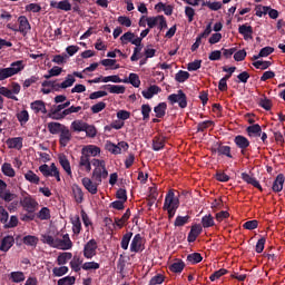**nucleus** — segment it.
<instances>
[{"label": "nucleus", "mask_w": 285, "mask_h": 285, "mask_svg": "<svg viewBox=\"0 0 285 285\" xmlns=\"http://www.w3.org/2000/svg\"><path fill=\"white\" fill-rule=\"evenodd\" d=\"M91 164L95 167L92 171V179L97 184H101L102 179H108V169H106V161L97 158L91 159Z\"/></svg>", "instance_id": "obj_1"}, {"label": "nucleus", "mask_w": 285, "mask_h": 285, "mask_svg": "<svg viewBox=\"0 0 285 285\" xmlns=\"http://www.w3.org/2000/svg\"><path fill=\"white\" fill-rule=\"evenodd\" d=\"M23 68H26L23 60L12 62L9 68H0V81H6V79H10V77L19 75Z\"/></svg>", "instance_id": "obj_2"}, {"label": "nucleus", "mask_w": 285, "mask_h": 285, "mask_svg": "<svg viewBox=\"0 0 285 285\" xmlns=\"http://www.w3.org/2000/svg\"><path fill=\"white\" fill-rule=\"evenodd\" d=\"M167 99L171 106L178 104L179 108H188V97L184 94V90L181 89H179L177 94L169 95Z\"/></svg>", "instance_id": "obj_3"}, {"label": "nucleus", "mask_w": 285, "mask_h": 285, "mask_svg": "<svg viewBox=\"0 0 285 285\" xmlns=\"http://www.w3.org/2000/svg\"><path fill=\"white\" fill-rule=\"evenodd\" d=\"M179 204V194L175 195V189H169L165 196L163 209H178Z\"/></svg>", "instance_id": "obj_4"}, {"label": "nucleus", "mask_w": 285, "mask_h": 285, "mask_svg": "<svg viewBox=\"0 0 285 285\" xmlns=\"http://www.w3.org/2000/svg\"><path fill=\"white\" fill-rule=\"evenodd\" d=\"M20 205L27 213H36L39 203L30 196V194L23 191L22 199L20 200Z\"/></svg>", "instance_id": "obj_5"}, {"label": "nucleus", "mask_w": 285, "mask_h": 285, "mask_svg": "<svg viewBox=\"0 0 285 285\" xmlns=\"http://www.w3.org/2000/svg\"><path fill=\"white\" fill-rule=\"evenodd\" d=\"M97 248H99V246L97 245V240L95 238H91L89 242H87L82 249L85 259H92V257H96Z\"/></svg>", "instance_id": "obj_6"}, {"label": "nucleus", "mask_w": 285, "mask_h": 285, "mask_svg": "<svg viewBox=\"0 0 285 285\" xmlns=\"http://www.w3.org/2000/svg\"><path fill=\"white\" fill-rule=\"evenodd\" d=\"M18 22H19V28H14V27H10V24H8V28H10V30H12L13 32H21V35H23V37H26V35H28V32H30L31 30V26H30V21H28V18L26 16H20L18 18Z\"/></svg>", "instance_id": "obj_7"}, {"label": "nucleus", "mask_w": 285, "mask_h": 285, "mask_svg": "<svg viewBox=\"0 0 285 285\" xmlns=\"http://www.w3.org/2000/svg\"><path fill=\"white\" fill-rule=\"evenodd\" d=\"M230 146H226L223 142H216L215 148L212 149V153H217L219 157H227L233 159V154L230 153Z\"/></svg>", "instance_id": "obj_8"}, {"label": "nucleus", "mask_w": 285, "mask_h": 285, "mask_svg": "<svg viewBox=\"0 0 285 285\" xmlns=\"http://www.w3.org/2000/svg\"><path fill=\"white\" fill-rule=\"evenodd\" d=\"M234 144L239 148L240 154L246 157V148L250 146V140L243 135H237L234 138Z\"/></svg>", "instance_id": "obj_9"}, {"label": "nucleus", "mask_w": 285, "mask_h": 285, "mask_svg": "<svg viewBox=\"0 0 285 285\" xmlns=\"http://www.w3.org/2000/svg\"><path fill=\"white\" fill-rule=\"evenodd\" d=\"M72 141V132L70 131V128L68 126H65L59 135V144L61 148H66Z\"/></svg>", "instance_id": "obj_10"}, {"label": "nucleus", "mask_w": 285, "mask_h": 285, "mask_svg": "<svg viewBox=\"0 0 285 285\" xmlns=\"http://www.w3.org/2000/svg\"><path fill=\"white\" fill-rule=\"evenodd\" d=\"M82 186H85L86 190L90 193V195H97L99 186L101 184H98L97 181H92V179L85 177L81 179Z\"/></svg>", "instance_id": "obj_11"}, {"label": "nucleus", "mask_w": 285, "mask_h": 285, "mask_svg": "<svg viewBox=\"0 0 285 285\" xmlns=\"http://www.w3.org/2000/svg\"><path fill=\"white\" fill-rule=\"evenodd\" d=\"M67 108H70V100L60 105H55L53 108L50 109L48 117L55 119V117L61 115V110H66Z\"/></svg>", "instance_id": "obj_12"}, {"label": "nucleus", "mask_w": 285, "mask_h": 285, "mask_svg": "<svg viewBox=\"0 0 285 285\" xmlns=\"http://www.w3.org/2000/svg\"><path fill=\"white\" fill-rule=\"evenodd\" d=\"M144 250V244L141 243V234H136L130 244L131 253H141Z\"/></svg>", "instance_id": "obj_13"}, {"label": "nucleus", "mask_w": 285, "mask_h": 285, "mask_svg": "<svg viewBox=\"0 0 285 285\" xmlns=\"http://www.w3.org/2000/svg\"><path fill=\"white\" fill-rule=\"evenodd\" d=\"M72 248V240L70 235L65 234L61 238H58V250H70Z\"/></svg>", "instance_id": "obj_14"}, {"label": "nucleus", "mask_w": 285, "mask_h": 285, "mask_svg": "<svg viewBox=\"0 0 285 285\" xmlns=\"http://www.w3.org/2000/svg\"><path fill=\"white\" fill-rule=\"evenodd\" d=\"M101 154V148L95 145L85 146L81 150V155H86L90 159V157H97V155Z\"/></svg>", "instance_id": "obj_15"}, {"label": "nucleus", "mask_w": 285, "mask_h": 285, "mask_svg": "<svg viewBox=\"0 0 285 285\" xmlns=\"http://www.w3.org/2000/svg\"><path fill=\"white\" fill-rule=\"evenodd\" d=\"M50 7L51 8H57V10H63L65 12H70L72 10V4L68 0H62V1H50Z\"/></svg>", "instance_id": "obj_16"}, {"label": "nucleus", "mask_w": 285, "mask_h": 285, "mask_svg": "<svg viewBox=\"0 0 285 285\" xmlns=\"http://www.w3.org/2000/svg\"><path fill=\"white\" fill-rule=\"evenodd\" d=\"M240 177H242L243 181H245L246 184H249L250 186H254V188H257L261 191L264 190L262 188V185L259 184L258 179L250 176V174L242 173Z\"/></svg>", "instance_id": "obj_17"}, {"label": "nucleus", "mask_w": 285, "mask_h": 285, "mask_svg": "<svg viewBox=\"0 0 285 285\" xmlns=\"http://www.w3.org/2000/svg\"><path fill=\"white\" fill-rule=\"evenodd\" d=\"M12 246H14V237L11 235L4 236L1 239L0 250L2 253H8V250H10Z\"/></svg>", "instance_id": "obj_18"}, {"label": "nucleus", "mask_w": 285, "mask_h": 285, "mask_svg": "<svg viewBox=\"0 0 285 285\" xmlns=\"http://www.w3.org/2000/svg\"><path fill=\"white\" fill-rule=\"evenodd\" d=\"M202 225L199 224H195L191 226V229L187 236V242H189V244H193V242L197 240V237L202 235Z\"/></svg>", "instance_id": "obj_19"}, {"label": "nucleus", "mask_w": 285, "mask_h": 285, "mask_svg": "<svg viewBox=\"0 0 285 285\" xmlns=\"http://www.w3.org/2000/svg\"><path fill=\"white\" fill-rule=\"evenodd\" d=\"M30 108L36 112V115H38V112H42V115L48 114V109H46V102H43V100H35L30 104Z\"/></svg>", "instance_id": "obj_20"}, {"label": "nucleus", "mask_w": 285, "mask_h": 285, "mask_svg": "<svg viewBox=\"0 0 285 285\" xmlns=\"http://www.w3.org/2000/svg\"><path fill=\"white\" fill-rule=\"evenodd\" d=\"M7 146L10 149L14 148L16 150H21V148H23V138L22 137L9 138L7 139Z\"/></svg>", "instance_id": "obj_21"}, {"label": "nucleus", "mask_w": 285, "mask_h": 285, "mask_svg": "<svg viewBox=\"0 0 285 285\" xmlns=\"http://www.w3.org/2000/svg\"><path fill=\"white\" fill-rule=\"evenodd\" d=\"M79 168H82L86 173H90V170H92V160H90V158L85 154H81L80 156Z\"/></svg>", "instance_id": "obj_22"}, {"label": "nucleus", "mask_w": 285, "mask_h": 285, "mask_svg": "<svg viewBox=\"0 0 285 285\" xmlns=\"http://www.w3.org/2000/svg\"><path fill=\"white\" fill-rule=\"evenodd\" d=\"M41 242L42 244H47L50 248H58V238H55L50 234H41Z\"/></svg>", "instance_id": "obj_23"}, {"label": "nucleus", "mask_w": 285, "mask_h": 285, "mask_svg": "<svg viewBox=\"0 0 285 285\" xmlns=\"http://www.w3.org/2000/svg\"><path fill=\"white\" fill-rule=\"evenodd\" d=\"M58 161L60 166L63 168V170L67 173V175H72V168L70 167V160H68V157L63 154H60L58 156Z\"/></svg>", "instance_id": "obj_24"}, {"label": "nucleus", "mask_w": 285, "mask_h": 285, "mask_svg": "<svg viewBox=\"0 0 285 285\" xmlns=\"http://www.w3.org/2000/svg\"><path fill=\"white\" fill-rule=\"evenodd\" d=\"M238 32L244 37L245 41L253 39V27L248 24H240L238 27Z\"/></svg>", "instance_id": "obj_25"}, {"label": "nucleus", "mask_w": 285, "mask_h": 285, "mask_svg": "<svg viewBox=\"0 0 285 285\" xmlns=\"http://www.w3.org/2000/svg\"><path fill=\"white\" fill-rule=\"evenodd\" d=\"M160 90H161V88H159V86L151 85L147 90H142L141 95L145 99H153V97H155V95H159Z\"/></svg>", "instance_id": "obj_26"}, {"label": "nucleus", "mask_w": 285, "mask_h": 285, "mask_svg": "<svg viewBox=\"0 0 285 285\" xmlns=\"http://www.w3.org/2000/svg\"><path fill=\"white\" fill-rule=\"evenodd\" d=\"M284 181H285V178L283 174H278L273 183L272 190L274 193H282V190L284 189Z\"/></svg>", "instance_id": "obj_27"}, {"label": "nucleus", "mask_w": 285, "mask_h": 285, "mask_svg": "<svg viewBox=\"0 0 285 285\" xmlns=\"http://www.w3.org/2000/svg\"><path fill=\"white\" fill-rule=\"evenodd\" d=\"M166 110H168V105L166 102H160L154 107V112L157 119H164V117H166Z\"/></svg>", "instance_id": "obj_28"}, {"label": "nucleus", "mask_w": 285, "mask_h": 285, "mask_svg": "<svg viewBox=\"0 0 285 285\" xmlns=\"http://www.w3.org/2000/svg\"><path fill=\"white\" fill-rule=\"evenodd\" d=\"M248 137H262V126L259 124L250 125L246 128Z\"/></svg>", "instance_id": "obj_29"}, {"label": "nucleus", "mask_w": 285, "mask_h": 285, "mask_svg": "<svg viewBox=\"0 0 285 285\" xmlns=\"http://www.w3.org/2000/svg\"><path fill=\"white\" fill-rule=\"evenodd\" d=\"M166 146V138L161 136H156L153 139V150L158 153V150H164V147Z\"/></svg>", "instance_id": "obj_30"}, {"label": "nucleus", "mask_w": 285, "mask_h": 285, "mask_svg": "<svg viewBox=\"0 0 285 285\" xmlns=\"http://www.w3.org/2000/svg\"><path fill=\"white\" fill-rule=\"evenodd\" d=\"M72 195L76 204H83V190L79 185L72 186Z\"/></svg>", "instance_id": "obj_31"}, {"label": "nucleus", "mask_w": 285, "mask_h": 285, "mask_svg": "<svg viewBox=\"0 0 285 285\" xmlns=\"http://www.w3.org/2000/svg\"><path fill=\"white\" fill-rule=\"evenodd\" d=\"M184 268H186V263H184L181 259H176L175 263L169 265V271L176 274L183 273Z\"/></svg>", "instance_id": "obj_32"}, {"label": "nucleus", "mask_w": 285, "mask_h": 285, "mask_svg": "<svg viewBox=\"0 0 285 285\" xmlns=\"http://www.w3.org/2000/svg\"><path fill=\"white\" fill-rule=\"evenodd\" d=\"M88 122H85L83 120H73L71 122V130L72 132H85L86 131V126Z\"/></svg>", "instance_id": "obj_33"}, {"label": "nucleus", "mask_w": 285, "mask_h": 285, "mask_svg": "<svg viewBox=\"0 0 285 285\" xmlns=\"http://www.w3.org/2000/svg\"><path fill=\"white\" fill-rule=\"evenodd\" d=\"M122 83H130L134 88H139L141 86V80L139 79V75L137 73H129V78L122 80Z\"/></svg>", "instance_id": "obj_34"}, {"label": "nucleus", "mask_w": 285, "mask_h": 285, "mask_svg": "<svg viewBox=\"0 0 285 285\" xmlns=\"http://www.w3.org/2000/svg\"><path fill=\"white\" fill-rule=\"evenodd\" d=\"M65 127L66 125L61 122H48L47 125L50 135H59L61 132V129Z\"/></svg>", "instance_id": "obj_35"}, {"label": "nucleus", "mask_w": 285, "mask_h": 285, "mask_svg": "<svg viewBox=\"0 0 285 285\" xmlns=\"http://www.w3.org/2000/svg\"><path fill=\"white\" fill-rule=\"evenodd\" d=\"M72 259V253L70 252H62L57 257V264L58 266H65V264H68Z\"/></svg>", "instance_id": "obj_36"}, {"label": "nucleus", "mask_w": 285, "mask_h": 285, "mask_svg": "<svg viewBox=\"0 0 285 285\" xmlns=\"http://www.w3.org/2000/svg\"><path fill=\"white\" fill-rule=\"evenodd\" d=\"M105 88H107L111 95H124V92H126V87L121 85H105Z\"/></svg>", "instance_id": "obj_37"}, {"label": "nucleus", "mask_w": 285, "mask_h": 285, "mask_svg": "<svg viewBox=\"0 0 285 285\" xmlns=\"http://www.w3.org/2000/svg\"><path fill=\"white\" fill-rule=\"evenodd\" d=\"M22 243L24 246H31V248H37V244H39V237L27 235L22 238Z\"/></svg>", "instance_id": "obj_38"}, {"label": "nucleus", "mask_w": 285, "mask_h": 285, "mask_svg": "<svg viewBox=\"0 0 285 285\" xmlns=\"http://www.w3.org/2000/svg\"><path fill=\"white\" fill-rule=\"evenodd\" d=\"M81 264H83V259L78 255L71 257L70 267L75 271V273H79L81 271Z\"/></svg>", "instance_id": "obj_39"}, {"label": "nucleus", "mask_w": 285, "mask_h": 285, "mask_svg": "<svg viewBox=\"0 0 285 285\" xmlns=\"http://www.w3.org/2000/svg\"><path fill=\"white\" fill-rule=\"evenodd\" d=\"M130 219V208H128L125 214L121 216V218L116 217L115 218V224L118 226V228H124L126 222Z\"/></svg>", "instance_id": "obj_40"}, {"label": "nucleus", "mask_w": 285, "mask_h": 285, "mask_svg": "<svg viewBox=\"0 0 285 285\" xmlns=\"http://www.w3.org/2000/svg\"><path fill=\"white\" fill-rule=\"evenodd\" d=\"M105 149H107L108 153H111V155H121V149L118 147V145L110 140L106 141Z\"/></svg>", "instance_id": "obj_41"}, {"label": "nucleus", "mask_w": 285, "mask_h": 285, "mask_svg": "<svg viewBox=\"0 0 285 285\" xmlns=\"http://www.w3.org/2000/svg\"><path fill=\"white\" fill-rule=\"evenodd\" d=\"M186 224H190V216L189 215L177 216L175 222H174V226L176 228H181V226H186Z\"/></svg>", "instance_id": "obj_42"}, {"label": "nucleus", "mask_w": 285, "mask_h": 285, "mask_svg": "<svg viewBox=\"0 0 285 285\" xmlns=\"http://www.w3.org/2000/svg\"><path fill=\"white\" fill-rule=\"evenodd\" d=\"M202 226L203 228H213V226H215V218L213 217V215L208 214L203 216Z\"/></svg>", "instance_id": "obj_43"}, {"label": "nucleus", "mask_w": 285, "mask_h": 285, "mask_svg": "<svg viewBox=\"0 0 285 285\" xmlns=\"http://www.w3.org/2000/svg\"><path fill=\"white\" fill-rule=\"evenodd\" d=\"M10 279L13 284H20V282H26V274L23 272H11Z\"/></svg>", "instance_id": "obj_44"}, {"label": "nucleus", "mask_w": 285, "mask_h": 285, "mask_svg": "<svg viewBox=\"0 0 285 285\" xmlns=\"http://www.w3.org/2000/svg\"><path fill=\"white\" fill-rule=\"evenodd\" d=\"M256 70H268L271 66H273V62L271 61H264V60H257L252 63Z\"/></svg>", "instance_id": "obj_45"}, {"label": "nucleus", "mask_w": 285, "mask_h": 285, "mask_svg": "<svg viewBox=\"0 0 285 285\" xmlns=\"http://www.w3.org/2000/svg\"><path fill=\"white\" fill-rule=\"evenodd\" d=\"M77 81V79L75 78V76L72 75H67V77L65 78V81L61 82V88L62 90H66V88H72V86H75V82Z\"/></svg>", "instance_id": "obj_46"}, {"label": "nucleus", "mask_w": 285, "mask_h": 285, "mask_svg": "<svg viewBox=\"0 0 285 285\" xmlns=\"http://www.w3.org/2000/svg\"><path fill=\"white\" fill-rule=\"evenodd\" d=\"M71 224H72V232L75 233V235H79V233H81V218H79V215H76L71 219Z\"/></svg>", "instance_id": "obj_47"}, {"label": "nucleus", "mask_w": 285, "mask_h": 285, "mask_svg": "<svg viewBox=\"0 0 285 285\" xmlns=\"http://www.w3.org/2000/svg\"><path fill=\"white\" fill-rule=\"evenodd\" d=\"M130 239H132V232H127L120 242V246L122 248V250H128V246L130 244Z\"/></svg>", "instance_id": "obj_48"}, {"label": "nucleus", "mask_w": 285, "mask_h": 285, "mask_svg": "<svg viewBox=\"0 0 285 285\" xmlns=\"http://www.w3.org/2000/svg\"><path fill=\"white\" fill-rule=\"evenodd\" d=\"M24 179H26L27 181H29L30 184H36V185H38L39 181H40L39 176H37V174H35V171H32V170H28V171L24 174Z\"/></svg>", "instance_id": "obj_49"}, {"label": "nucleus", "mask_w": 285, "mask_h": 285, "mask_svg": "<svg viewBox=\"0 0 285 285\" xmlns=\"http://www.w3.org/2000/svg\"><path fill=\"white\" fill-rule=\"evenodd\" d=\"M175 79L178 83H184V81H188V79H190V73L188 71L179 70L176 73Z\"/></svg>", "instance_id": "obj_50"}, {"label": "nucleus", "mask_w": 285, "mask_h": 285, "mask_svg": "<svg viewBox=\"0 0 285 285\" xmlns=\"http://www.w3.org/2000/svg\"><path fill=\"white\" fill-rule=\"evenodd\" d=\"M2 173L6 175V177H14L16 175L14 168H12L10 163H4L2 165Z\"/></svg>", "instance_id": "obj_51"}, {"label": "nucleus", "mask_w": 285, "mask_h": 285, "mask_svg": "<svg viewBox=\"0 0 285 285\" xmlns=\"http://www.w3.org/2000/svg\"><path fill=\"white\" fill-rule=\"evenodd\" d=\"M38 219H41V222H46L50 219V208L42 207L39 213L37 214Z\"/></svg>", "instance_id": "obj_52"}, {"label": "nucleus", "mask_w": 285, "mask_h": 285, "mask_svg": "<svg viewBox=\"0 0 285 285\" xmlns=\"http://www.w3.org/2000/svg\"><path fill=\"white\" fill-rule=\"evenodd\" d=\"M137 38H135V33L128 31L126 33H124L120 37V41L122 43V46H126V43H132V41H135Z\"/></svg>", "instance_id": "obj_53"}, {"label": "nucleus", "mask_w": 285, "mask_h": 285, "mask_svg": "<svg viewBox=\"0 0 285 285\" xmlns=\"http://www.w3.org/2000/svg\"><path fill=\"white\" fill-rule=\"evenodd\" d=\"M17 119L23 126V124H28L30 121V114H28V110H22L17 114Z\"/></svg>", "instance_id": "obj_54"}, {"label": "nucleus", "mask_w": 285, "mask_h": 285, "mask_svg": "<svg viewBox=\"0 0 285 285\" xmlns=\"http://www.w3.org/2000/svg\"><path fill=\"white\" fill-rule=\"evenodd\" d=\"M203 8H209V10L217 12V10H222V2L203 1Z\"/></svg>", "instance_id": "obj_55"}, {"label": "nucleus", "mask_w": 285, "mask_h": 285, "mask_svg": "<svg viewBox=\"0 0 285 285\" xmlns=\"http://www.w3.org/2000/svg\"><path fill=\"white\" fill-rule=\"evenodd\" d=\"M82 271H99L101 268V265L97 262H86L81 266Z\"/></svg>", "instance_id": "obj_56"}, {"label": "nucleus", "mask_w": 285, "mask_h": 285, "mask_svg": "<svg viewBox=\"0 0 285 285\" xmlns=\"http://www.w3.org/2000/svg\"><path fill=\"white\" fill-rule=\"evenodd\" d=\"M150 112H153L150 105H141L142 121H148L150 119Z\"/></svg>", "instance_id": "obj_57"}, {"label": "nucleus", "mask_w": 285, "mask_h": 285, "mask_svg": "<svg viewBox=\"0 0 285 285\" xmlns=\"http://www.w3.org/2000/svg\"><path fill=\"white\" fill-rule=\"evenodd\" d=\"M85 132L87 137L95 139V137H97V127H95V125L87 124L85 127Z\"/></svg>", "instance_id": "obj_58"}, {"label": "nucleus", "mask_w": 285, "mask_h": 285, "mask_svg": "<svg viewBox=\"0 0 285 285\" xmlns=\"http://www.w3.org/2000/svg\"><path fill=\"white\" fill-rule=\"evenodd\" d=\"M224 275H228V269H226V268H220V269L214 272V273L209 276V279H210V282H215L216 279H219L220 277H224Z\"/></svg>", "instance_id": "obj_59"}, {"label": "nucleus", "mask_w": 285, "mask_h": 285, "mask_svg": "<svg viewBox=\"0 0 285 285\" xmlns=\"http://www.w3.org/2000/svg\"><path fill=\"white\" fill-rule=\"evenodd\" d=\"M68 271V266L55 267L52 274L55 277H63V275H67Z\"/></svg>", "instance_id": "obj_60"}, {"label": "nucleus", "mask_w": 285, "mask_h": 285, "mask_svg": "<svg viewBox=\"0 0 285 285\" xmlns=\"http://www.w3.org/2000/svg\"><path fill=\"white\" fill-rule=\"evenodd\" d=\"M202 259H204V257H202V254L199 253H193L187 256V262H189V264H199Z\"/></svg>", "instance_id": "obj_61"}, {"label": "nucleus", "mask_w": 285, "mask_h": 285, "mask_svg": "<svg viewBox=\"0 0 285 285\" xmlns=\"http://www.w3.org/2000/svg\"><path fill=\"white\" fill-rule=\"evenodd\" d=\"M14 197H17L14 194H12L10 191V189H4V191H2L0 194V199H3V202L10 203L14 199Z\"/></svg>", "instance_id": "obj_62"}, {"label": "nucleus", "mask_w": 285, "mask_h": 285, "mask_svg": "<svg viewBox=\"0 0 285 285\" xmlns=\"http://www.w3.org/2000/svg\"><path fill=\"white\" fill-rule=\"evenodd\" d=\"M40 173L43 175V177H52V165L48 166L47 164L41 165L39 167Z\"/></svg>", "instance_id": "obj_63"}, {"label": "nucleus", "mask_w": 285, "mask_h": 285, "mask_svg": "<svg viewBox=\"0 0 285 285\" xmlns=\"http://www.w3.org/2000/svg\"><path fill=\"white\" fill-rule=\"evenodd\" d=\"M75 282H77V278L75 276H66L58 279V285H73Z\"/></svg>", "instance_id": "obj_64"}]
</instances>
